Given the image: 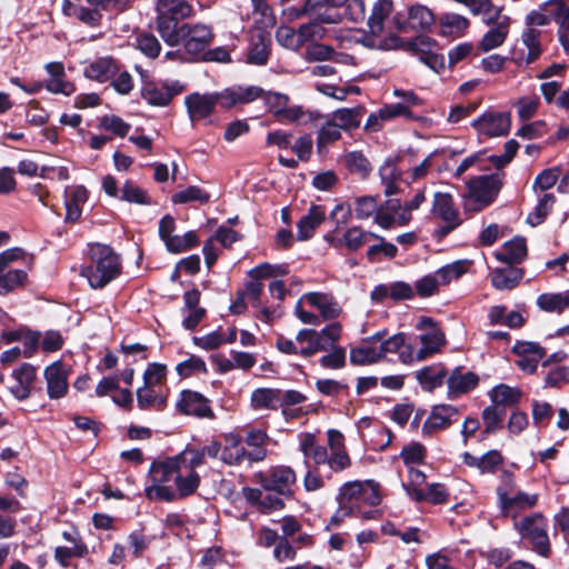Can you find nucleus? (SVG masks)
Masks as SVG:
<instances>
[{"label": "nucleus", "mask_w": 569, "mask_h": 569, "mask_svg": "<svg viewBox=\"0 0 569 569\" xmlns=\"http://www.w3.org/2000/svg\"><path fill=\"white\" fill-rule=\"evenodd\" d=\"M122 272V261L112 247L93 243L89 248L88 263L81 267L80 276L92 289H103Z\"/></svg>", "instance_id": "1"}, {"label": "nucleus", "mask_w": 569, "mask_h": 569, "mask_svg": "<svg viewBox=\"0 0 569 569\" xmlns=\"http://www.w3.org/2000/svg\"><path fill=\"white\" fill-rule=\"evenodd\" d=\"M180 458H182V455H174L151 462L148 475L152 483L144 489L147 499L166 502H172L177 499L176 491L166 483L171 480L174 481L177 472L182 470L179 462Z\"/></svg>", "instance_id": "2"}, {"label": "nucleus", "mask_w": 569, "mask_h": 569, "mask_svg": "<svg viewBox=\"0 0 569 569\" xmlns=\"http://www.w3.org/2000/svg\"><path fill=\"white\" fill-rule=\"evenodd\" d=\"M416 329L421 331L418 338L420 348L416 350L413 346L407 345L400 351V361L405 365L426 360L438 353L446 343L445 333L431 318L421 317L416 323Z\"/></svg>", "instance_id": "3"}, {"label": "nucleus", "mask_w": 569, "mask_h": 569, "mask_svg": "<svg viewBox=\"0 0 569 569\" xmlns=\"http://www.w3.org/2000/svg\"><path fill=\"white\" fill-rule=\"evenodd\" d=\"M341 325L332 322L321 330L302 329L296 336V342L299 345V355L309 358L313 355L326 351L341 337Z\"/></svg>", "instance_id": "4"}, {"label": "nucleus", "mask_w": 569, "mask_h": 569, "mask_svg": "<svg viewBox=\"0 0 569 569\" xmlns=\"http://www.w3.org/2000/svg\"><path fill=\"white\" fill-rule=\"evenodd\" d=\"M501 181L498 176H481L468 182V192L463 196V208L477 212L488 207L498 196Z\"/></svg>", "instance_id": "5"}, {"label": "nucleus", "mask_w": 569, "mask_h": 569, "mask_svg": "<svg viewBox=\"0 0 569 569\" xmlns=\"http://www.w3.org/2000/svg\"><path fill=\"white\" fill-rule=\"evenodd\" d=\"M516 529L535 552L542 557L550 555L551 546L548 536V520L543 515L537 512L523 517L516 522Z\"/></svg>", "instance_id": "6"}, {"label": "nucleus", "mask_w": 569, "mask_h": 569, "mask_svg": "<svg viewBox=\"0 0 569 569\" xmlns=\"http://www.w3.org/2000/svg\"><path fill=\"white\" fill-rule=\"evenodd\" d=\"M136 70L142 78L141 97L150 106L166 107L176 96L180 94L184 90V86L181 84L178 80H166L161 83H158L153 80H150L141 67L137 66Z\"/></svg>", "instance_id": "7"}, {"label": "nucleus", "mask_w": 569, "mask_h": 569, "mask_svg": "<svg viewBox=\"0 0 569 569\" xmlns=\"http://www.w3.org/2000/svg\"><path fill=\"white\" fill-rule=\"evenodd\" d=\"M257 12L261 13V26L257 27L254 33H251V41L253 39L258 40V43L254 44V48L251 49V63L264 64L269 57V47L271 44V33L270 29L274 26V18L271 13L270 8L262 3L261 0H258Z\"/></svg>", "instance_id": "8"}, {"label": "nucleus", "mask_w": 569, "mask_h": 569, "mask_svg": "<svg viewBox=\"0 0 569 569\" xmlns=\"http://www.w3.org/2000/svg\"><path fill=\"white\" fill-rule=\"evenodd\" d=\"M254 481L261 483L267 491H276L284 497H292V487L297 481L296 472L287 466H278L268 472H257Z\"/></svg>", "instance_id": "9"}, {"label": "nucleus", "mask_w": 569, "mask_h": 569, "mask_svg": "<svg viewBox=\"0 0 569 569\" xmlns=\"http://www.w3.org/2000/svg\"><path fill=\"white\" fill-rule=\"evenodd\" d=\"M362 481H349L339 489V508L331 518V523L339 526L346 517L360 508Z\"/></svg>", "instance_id": "10"}, {"label": "nucleus", "mask_w": 569, "mask_h": 569, "mask_svg": "<svg viewBox=\"0 0 569 569\" xmlns=\"http://www.w3.org/2000/svg\"><path fill=\"white\" fill-rule=\"evenodd\" d=\"M485 23H493V27L485 33L479 42V48L483 52H488L500 47L508 33L510 19L507 16H502L499 9H495L491 13L483 18Z\"/></svg>", "instance_id": "11"}, {"label": "nucleus", "mask_w": 569, "mask_h": 569, "mask_svg": "<svg viewBox=\"0 0 569 569\" xmlns=\"http://www.w3.org/2000/svg\"><path fill=\"white\" fill-rule=\"evenodd\" d=\"M176 408L178 412L186 416L208 419H213L216 417L210 407V400L202 393L189 389L180 392V398L177 401Z\"/></svg>", "instance_id": "12"}, {"label": "nucleus", "mask_w": 569, "mask_h": 569, "mask_svg": "<svg viewBox=\"0 0 569 569\" xmlns=\"http://www.w3.org/2000/svg\"><path fill=\"white\" fill-rule=\"evenodd\" d=\"M212 39V32L206 26L196 24L191 27L187 23L186 28L182 29L181 44H183L186 52L193 58L201 54L208 48Z\"/></svg>", "instance_id": "13"}, {"label": "nucleus", "mask_w": 569, "mask_h": 569, "mask_svg": "<svg viewBox=\"0 0 569 569\" xmlns=\"http://www.w3.org/2000/svg\"><path fill=\"white\" fill-rule=\"evenodd\" d=\"M511 126L510 114L507 112H487L472 121V127L480 134L488 137L505 136Z\"/></svg>", "instance_id": "14"}, {"label": "nucleus", "mask_w": 569, "mask_h": 569, "mask_svg": "<svg viewBox=\"0 0 569 569\" xmlns=\"http://www.w3.org/2000/svg\"><path fill=\"white\" fill-rule=\"evenodd\" d=\"M499 507L503 516H509L512 511H519L536 506L538 501L537 493L517 491L510 493L507 488H497Z\"/></svg>", "instance_id": "15"}, {"label": "nucleus", "mask_w": 569, "mask_h": 569, "mask_svg": "<svg viewBox=\"0 0 569 569\" xmlns=\"http://www.w3.org/2000/svg\"><path fill=\"white\" fill-rule=\"evenodd\" d=\"M44 378L47 381V392L50 399H60L68 393L69 371L64 368L61 360H57L44 369Z\"/></svg>", "instance_id": "16"}, {"label": "nucleus", "mask_w": 569, "mask_h": 569, "mask_svg": "<svg viewBox=\"0 0 569 569\" xmlns=\"http://www.w3.org/2000/svg\"><path fill=\"white\" fill-rule=\"evenodd\" d=\"M512 352L518 357L516 365L526 373H533L545 357V350L531 341H517Z\"/></svg>", "instance_id": "17"}, {"label": "nucleus", "mask_w": 569, "mask_h": 569, "mask_svg": "<svg viewBox=\"0 0 569 569\" xmlns=\"http://www.w3.org/2000/svg\"><path fill=\"white\" fill-rule=\"evenodd\" d=\"M301 301L317 309L320 318L326 321L337 319L342 313L341 306L331 293L307 292L301 297Z\"/></svg>", "instance_id": "18"}, {"label": "nucleus", "mask_w": 569, "mask_h": 569, "mask_svg": "<svg viewBox=\"0 0 569 569\" xmlns=\"http://www.w3.org/2000/svg\"><path fill=\"white\" fill-rule=\"evenodd\" d=\"M184 104L192 121L202 120L213 113L217 106V96L214 93L200 94L193 92L184 98Z\"/></svg>", "instance_id": "19"}, {"label": "nucleus", "mask_w": 569, "mask_h": 569, "mask_svg": "<svg viewBox=\"0 0 569 569\" xmlns=\"http://www.w3.org/2000/svg\"><path fill=\"white\" fill-rule=\"evenodd\" d=\"M11 376L18 382L17 386L10 388L12 396L20 401L28 399L37 379V368L31 363L23 362L12 371Z\"/></svg>", "instance_id": "20"}, {"label": "nucleus", "mask_w": 569, "mask_h": 569, "mask_svg": "<svg viewBox=\"0 0 569 569\" xmlns=\"http://www.w3.org/2000/svg\"><path fill=\"white\" fill-rule=\"evenodd\" d=\"M187 23H181L177 17L167 13H158L156 29L162 40L170 47L181 44L182 29Z\"/></svg>", "instance_id": "21"}, {"label": "nucleus", "mask_w": 569, "mask_h": 569, "mask_svg": "<svg viewBox=\"0 0 569 569\" xmlns=\"http://www.w3.org/2000/svg\"><path fill=\"white\" fill-rule=\"evenodd\" d=\"M288 102L289 99L284 94L264 92L260 88L251 87V109L254 111H260L264 108L277 117Z\"/></svg>", "instance_id": "22"}, {"label": "nucleus", "mask_w": 569, "mask_h": 569, "mask_svg": "<svg viewBox=\"0 0 569 569\" xmlns=\"http://www.w3.org/2000/svg\"><path fill=\"white\" fill-rule=\"evenodd\" d=\"M458 416V409L449 405L433 408L422 426V433H432L449 427Z\"/></svg>", "instance_id": "23"}, {"label": "nucleus", "mask_w": 569, "mask_h": 569, "mask_svg": "<svg viewBox=\"0 0 569 569\" xmlns=\"http://www.w3.org/2000/svg\"><path fill=\"white\" fill-rule=\"evenodd\" d=\"M88 200V190L83 186L72 187L70 190L64 191V206L67 223H76L80 220L82 214V206Z\"/></svg>", "instance_id": "24"}, {"label": "nucleus", "mask_w": 569, "mask_h": 569, "mask_svg": "<svg viewBox=\"0 0 569 569\" xmlns=\"http://www.w3.org/2000/svg\"><path fill=\"white\" fill-rule=\"evenodd\" d=\"M431 214L442 221L457 222L461 220L453 198L449 192L437 191L432 196Z\"/></svg>", "instance_id": "25"}, {"label": "nucleus", "mask_w": 569, "mask_h": 569, "mask_svg": "<svg viewBox=\"0 0 569 569\" xmlns=\"http://www.w3.org/2000/svg\"><path fill=\"white\" fill-rule=\"evenodd\" d=\"M91 8L74 4L69 0H66L63 6V12L67 16L77 18L83 24L96 28L101 24L102 13L104 11L102 7L98 4H89Z\"/></svg>", "instance_id": "26"}, {"label": "nucleus", "mask_w": 569, "mask_h": 569, "mask_svg": "<svg viewBox=\"0 0 569 569\" xmlns=\"http://www.w3.org/2000/svg\"><path fill=\"white\" fill-rule=\"evenodd\" d=\"M299 449L306 458L305 463L309 467L308 459L316 466L325 465L328 461V449L319 445L312 433H301L299 436Z\"/></svg>", "instance_id": "27"}, {"label": "nucleus", "mask_w": 569, "mask_h": 569, "mask_svg": "<svg viewBox=\"0 0 569 569\" xmlns=\"http://www.w3.org/2000/svg\"><path fill=\"white\" fill-rule=\"evenodd\" d=\"M119 71L112 57H102L90 62L83 71L86 78L106 82Z\"/></svg>", "instance_id": "28"}, {"label": "nucleus", "mask_w": 569, "mask_h": 569, "mask_svg": "<svg viewBox=\"0 0 569 569\" xmlns=\"http://www.w3.org/2000/svg\"><path fill=\"white\" fill-rule=\"evenodd\" d=\"M325 209L321 206H312L308 213L298 221V240L305 241L310 239L315 230L325 221Z\"/></svg>", "instance_id": "29"}, {"label": "nucleus", "mask_w": 569, "mask_h": 569, "mask_svg": "<svg viewBox=\"0 0 569 569\" xmlns=\"http://www.w3.org/2000/svg\"><path fill=\"white\" fill-rule=\"evenodd\" d=\"M527 243L523 238L516 237L506 242L502 248L495 253L497 260L513 264L521 262L527 257Z\"/></svg>", "instance_id": "30"}, {"label": "nucleus", "mask_w": 569, "mask_h": 569, "mask_svg": "<svg viewBox=\"0 0 569 569\" xmlns=\"http://www.w3.org/2000/svg\"><path fill=\"white\" fill-rule=\"evenodd\" d=\"M288 272L284 266L261 263L251 269V299L261 292V283L259 281L270 278H277Z\"/></svg>", "instance_id": "31"}, {"label": "nucleus", "mask_w": 569, "mask_h": 569, "mask_svg": "<svg viewBox=\"0 0 569 569\" xmlns=\"http://www.w3.org/2000/svg\"><path fill=\"white\" fill-rule=\"evenodd\" d=\"M393 4L391 0H377L368 18V28L372 36H381L385 21L391 14Z\"/></svg>", "instance_id": "32"}, {"label": "nucleus", "mask_w": 569, "mask_h": 569, "mask_svg": "<svg viewBox=\"0 0 569 569\" xmlns=\"http://www.w3.org/2000/svg\"><path fill=\"white\" fill-rule=\"evenodd\" d=\"M537 307L548 313H562L569 308V292H545L537 297Z\"/></svg>", "instance_id": "33"}, {"label": "nucleus", "mask_w": 569, "mask_h": 569, "mask_svg": "<svg viewBox=\"0 0 569 569\" xmlns=\"http://www.w3.org/2000/svg\"><path fill=\"white\" fill-rule=\"evenodd\" d=\"M479 378L471 371L463 372L461 369H455L448 378L449 393L452 396L462 395L475 389Z\"/></svg>", "instance_id": "34"}, {"label": "nucleus", "mask_w": 569, "mask_h": 569, "mask_svg": "<svg viewBox=\"0 0 569 569\" xmlns=\"http://www.w3.org/2000/svg\"><path fill=\"white\" fill-rule=\"evenodd\" d=\"M305 59L313 61H336L341 63H349L352 57L337 53L331 47L322 43H311L306 48Z\"/></svg>", "instance_id": "35"}, {"label": "nucleus", "mask_w": 569, "mask_h": 569, "mask_svg": "<svg viewBox=\"0 0 569 569\" xmlns=\"http://www.w3.org/2000/svg\"><path fill=\"white\" fill-rule=\"evenodd\" d=\"M377 337L365 339L359 346L351 348L350 361L357 366L376 363L379 360V352L376 350L375 341Z\"/></svg>", "instance_id": "36"}, {"label": "nucleus", "mask_w": 569, "mask_h": 569, "mask_svg": "<svg viewBox=\"0 0 569 569\" xmlns=\"http://www.w3.org/2000/svg\"><path fill=\"white\" fill-rule=\"evenodd\" d=\"M224 447H221V460L227 465H239L247 455L241 445L239 435L229 433L224 436Z\"/></svg>", "instance_id": "37"}, {"label": "nucleus", "mask_w": 569, "mask_h": 569, "mask_svg": "<svg viewBox=\"0 0 569 569\" xmlns=\"http://www.w3.org/2000/svg\"><path fill=\"white\" fill-rule=\"evenodd\" d=\"M187 473L183 475L182 470L178 471L174 477L176 493L177 498L184 499L194 495L201 483V477L197 470L187 469Z\"/></svg>", "instance_id": "38"}, {"label": "nucleus", "mask_w": 569, "mask_h": 569, "mask_svg": "<svg viewBox=\"0 0 569 569\" xmlns=\"http://www.w3.org/2000/svg\"><path fill=\"white\" fill-rule=\"evenodd\" d=\"M372 337H377L375 341L376 350L379 352V360H382L388 353L399 352L407 346L406 336L403 333H396L392 337L385 338L386 332L379 331Z\"/></svg>", "instance_id": "39"}, {"label": "nucleus", "mask_w": 569, "mask_h": 569, "mask_svg": "<svg viewBox=\"0 0 569 569\" xmlns=\"http://www.w3.org/2000/svg\"><path fill=\"white\" fill-rule=\"evenodd\" d=\"M448 490L441 483H431L427 491L420 488L409 489V497L417 502L428 501L433 505L445 503L448 499Z\"/></svg>", "instance_id": "40"}, {"label": "nucleus", "mask_w": 569, "mask_h": 569, "mask_svg": "<svg viewBox=\"0 0 569 569\" xmlns=\"http://www.w3.org/2000/svg\"><path fill=\"white\" fill-rule=\"evenodd\" d=\"M28 274L22 269L0 268V295L4 296L24 287Z\"/></svg>", "instance_id": "41"}, {"label": "nucleus", "mask_w": 569, "mask_h": 569, "mask_svg": "<svg viewBox=\"0 0 569 569\" xmlns=\"http://www.w3.org/2000/svg\"><path fill=\"white\" fill-rule=\"evenodd\" d=\"M489 397L495 407H510L520 401L522 392L516 387L501 383L491 389Z\"/></svg>", "instance_id": "42"}, {"label": "nucleus", "mask_w": 569, "mask_h": 569, "mask_svg": "<svg viewBox=\"0 0 569 569\" xmlns=\"http://www.w3.org/2000/svg\"><path fill=\"white\" fill-rule=\"evenodd\" d=\"M214 94L217 96V104L226 109L249 103V87H231L221 92H214Z\"/></svg>", "instance_id": "43"}, {"label": "nucleus", "mask_w": 569, "mask_h": 569, "mask_svg": "<svg viewBox=\"0 0 569 569\" xmlns=\"http://www.w3.org/2000/svg\"><path fill=\"white\" fill-rule=\"evenodd\" d=\"M408 23L413 30L427 31L433 26L435 16L426 6L415 4L409 9Z\"/></svg>", "instance_id": "44"}, {"label": "nucleus", "mask_w": 569, "mask_h": 569, "mask_svg": "<svg viewBox=\"0 0 569 569\" xmlns=\"http://www.w3.org/2000/svg\"><path fill=\"white\" fill-rule=\"evenodd\" d=\"M491 283L498 290L513 289L520 281L522 272L518 269H495L491 272Z\"/></svg>", "instance_id": "45"}, {"label": "nucleus", "mask_w": 569, "mask_h": 569, "mask_svg": "<svg viewBox=\"0 0 569 569\" xmlns=\"http://www.w3.org/2000/svg\"><path fill=\"white\" fill-rule=\"evenodd\" d=\"M371 238L380 239L377 234L365 231L359 227L349 228L343 239L336 242V246H345L350 251H356L366 244Z\"/></svg>", "instance_id": "46"}, {"label": "nucleus", "mask_w": 569, "mask_h": 569, "mask_svg": "<svg viewBox=\"0 0 569 569\" xmlns=\"http://www.w3.org/2000/svg\"><path fill=\"white\" fill-rule=\"evenodd\" d=\"M469 28V21L458 13H445L440 18L441 34L460 37Z\"/></svg>", "instance_id": "47"}, {"label": "nucleus", "mask_w": 569, "mask_h": 569, "mask_svg": "<svg viewBox=\"0 0 569 569\" xmlns=\"http://www.w3.org/2000/svg\"><path fill=\"white\" fill-rule=\"evenodd\" d=\"M416 376L422 388L431 391L442 385L446 370L441 366H430L419 370Z\"/></svg>", "instance_id": "48"}, {"label": "nucleus", "mask_w": 569, "mask_h": 569, "mask_svg": "<svg viewBox=\"0 0 569 569\" xmlns=\"http://www.w3.org/2000/svg\"><path fill=\"white\" fill-rule=\"evenodd\" d=\"M280 400V391L276 389L258 388L251 393V407L256 409H276Z\"/></svg>", "instance_id": "49"}, {"label": "nucleus", "mask_w": 569, "mask_h": 569, "mask_svg": "<svg viewBox=\"0 0 569 569\" xmlns=\"http://www.w3.org/2000/svg\"><path fill=\"white\" fill-rule=\"evenodd\" d=\"M538 203L533 211L528 214L527 221L531 226L540 224L551 211L556 198L552 193H537Z\"/></svg>", "instance_id": "50"}, {"label": "nucleus", "mask_w": 569, "mask_h": 569, "mask_svg": "<svg viewBox=\"0 0 569 569\" xmlns=\"http://www.w3.org/2000/svg\"><path fill=\"white\" fill-rule=\"evenodd\" d=\"M210 193L199 186H189L186 189L174 193L171 198L174 204H182L197 201L201 204L210 201Z\"/></svg>", "instance_id": "51"}, {"label": "nucleus", "mask_w": 569, "mask_h": 569, "mask_svg": "<svg viewBox=\"0 0 569 569\" xmlns=\"http://www.w3.org/2000/svg\"><path fill=\"white\" fill-rule=\"evenodd\" d=\"M137 48L148 58L156 59L161 52V43L157 37L147 31L136 33Z\"/></svg>", "instance_id": "52"}, {"label": "nucleus", "mask_w": 569, "mask_h": 569, "mask_svg": "<svg viewBox=\"0 0 569 569\" xmlns=\"http://www.w3.org/2000/svg\"><path fill=\"white\" fill-rule=\"evenodd\" d=\"M119 199L129 203L142 206H149L152 203L148 192L134 184L131 180H126L123 183Z\"/></svg>", "instance_id": "53"}, {"label": "nucleus", "mask_w": 569, "mask_h": 569, "mask_svg": "<svg viewBox=\"0 0 569 569\" xmlns=\"http://www.w3.org/2000/svg\"><path fill=\"white\" fill-rule=\"evenodd\" d=\"M540 31L533 28H528L521 36V41L527 48L526 62L531 63L541 54Z\"/></svg>", "instance_id": "54"}, {"label": "nucleus", "mask_w": 569, "mask_h": 569, "mask_svg": "<svg viewBox=\"0 0 569 569\" xmlns=\"http://www.w3.org/2000/svg\"><path fill=\"white\" fill-rule=\"evenodd\" d=\"M178 376L182 379L189 378L196 373L208 375V368L204 360L196 355H191L187 360L176 366Z\"/></svg>", "instance_id": "55"}, {"label": "nucleus", "mask_w": 569, "mask_h": 569, "mask_svg": "<svg viewBox=\"0 0 569 569\" xmlns=\"http://www.w3.org/2000/svg\"><path fill=\"white\" fill-rule=\"evenodd\" d=\"M282 122L308 123L315 119L313 112L305 110L301 106L287 104L277 116Z\"/></svg>", "instance_id": "56"}, {"label": "nucleus", "mask_w": 569, "mask_h": 569, "mask_svg": "<svg viewBox=\"0 0 569 569\" xmlns=\"http://www.w3.org/2000/svg\"><path fill=\"white\" fill-rule=\"evenodd\" d=\"M332 121L343 130L358 128L360 124V109H339L333 112Z\"/></svg>", "instance_id": "57"}, {"label": "nucleus", "mask_w": 569, "mask_h": 569, "mask_svg": "<svg viewBox=\"0 0 569 569\" xmlns=\"http://www.w3.org/2000/svg\"><path fill=\"white\" fill-rule=\"evenodd\" d=\"M254 502L259 510L263 513H269L276 510H282L284 508V502L278 496L270 493L267 491L264 493L259 492L258 496L254 495L253 490H251V503Z\"/></svg>", "instance_id": "58"}, {"label": "nucleus", "mask_w": 569, "mask_h": 569, "mask_svg": "<svg viewBox=\"0 0 569 569\" xmlns=\"http://www.w3.org/2000/svg\"><path fill=\"white\" fill-rule=\"evenodd\" d=\"M99 128L111 131L117 137L124 138L129 133L131 124L119 116L104 114L100 119Z\"/></svg>", "instance_id": "59"}, {"label": "nucleus", "mask_w": 569, "mask_h": 569, "mask_svg": "<svg viewBox=\"0 0 569 569\" xmlns=\"http://www.w3.org/2000/svg\"><path fill=\"white\" fill-rule=\"evenodd\" d=\"M345 166L350 172L362 178L367 177L371 170L368 159L358 151H352L345 156Z\"/></svg>", "instance_id": "60"}, {"label": "nucleus", "mask_w": 569, "mask_h": 569, "mask_svg": "<svg viewBox=\"0 0 569 569\" xmlns=\"http://www.w3.org/2000/svg\"><path fill=\"white\" fill-rule=\"evenodd\" d=\"M270 439L264 431L251 430V461H261L266 458Z\"/></svg>", "instance_id": "61"}, {"label": "nucleus", "mask_w": 569, "mask_h": 569, "mask_svg": "<svg viewBox=\"0 0 569 569\" xmlns=\"http://www.w3.org/2000/svg\"><path fill=\"white\" fill-rule=\"evenodd\" d=\"M468 268V263L465 261H456L450 264H447L440 268L436 274L441 284H448L452 280L459 279L463 273H466Z\"/></svg>", "instance_id": "62"}, {"label": "nucleus", "mask_w": 569, "mask_h": 569, "mask_svg": "<svg viewBox=\"0 0 569 569\" xmlns=\"http://www.w3.org/2000/svg\"><path fill=\"white\" fill-rule=\"evenodd\" d=\"M178 455H182V458L179 460L182 469L196 470L198 467L206 463L203 451H201L200 448L198 449L187 446Z\"/></svg>", "instance_id": "63"}, {"label": "nucleus", "mask_w": 569, "mask_h": 569, "mask_svg": "<svg viewBox=\"0 0 569 569\" xmlns=\"http://www.w3.org/2000/svg\"><path fill=\"white\" fill-rule=\"evenodd\" d=\"M167 366L164 363L151 362L143 372V383L146 386H158L167 379Z\"/></svg>", "instance_id": "64"}]
</instances>
